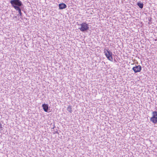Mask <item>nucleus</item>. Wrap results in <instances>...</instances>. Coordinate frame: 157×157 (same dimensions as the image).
I'll return each mask as SVG.
<instances>
[{"label":"nucleus","instance_id":"obj_1","mask_svg":"<svg viewBox=\"0 0 157 157\" xmlns=\"http://www.w3.org/2000/svg\"><path fill=\"white\" fill-rule=\"evenodd\" d=\"M10 3L12 6L16 9L23 5L22 2L20 0H11Z\"/></svg>","mask_w":157,"mask_h":157},{"label":"nucleus","instance_id":"obj_2","mask_svg":"<svg viewBox=\"0 0 157 157\" xmlns=\"http://www.w3.org/2000/svg\"><path fill=\"white\" fill-rule=\"evenodd\" d=\"M105 54L107 59L110 61H113V54L112 52L108 50V49H104Z\"/></svg>","mask_w":157,"mask_h":157},{"label":"nucleus","instance_id":"obj_3","mask_svg":"<svg viewBox=\"0 0 157 157\" xmlns=\"http://www.w3.org/2000/svg\"><path fill=\"white\" fill-rule=\"evenodd\" d=\"M78 25L81 26V27L79 29L82 32L86 31L89 28L88 25L85 23L84 22Z\"/></svg>","mask_w":157,"mask_h":157},{"label":"nucleus","instance_id":"obj_4","mask_svg":"<svg viewBox=\"0 0 157 157\" xmlns=\"http://www.w3.org/2000/svg\"><path fill=\"white\" fill-rule=\"evenodd\" d=\"M142 67L140 65H138L133 67L132 69L134 71L135 73L140 72L141 70Z\"/></svg>","mask_w":157,"mask_h":157},{"label":"nucleus","instance_id":"obj_5","mask_svg":"<svg viewBox=\"0 0 157 157\" xmlns=\"http://www.w3.org/2000/svg\"><path fill=\"white\" fill-rule=\"evenodd\" d=\"M42 106L43 109L45 112H48V105L47 104H44L42 105Z\"/></svg>","mask_w":157,"mask_h":157},{"label":"nucleus","instance_id":"obj_6","mask_svg":"<svg viewBox=\"0 0 157 157\" xmlns=\"http://www.w3.org/2000/svg\"><path fill=\"white\" fill-rule=\"evenodd\" d=\"M59 6L60 9H63L67 7V5L64 3H61L59 4Z\"/></svg>","mask_w":157,"mask_h":157},{"label":"nucleus","instance_id":"obj_7","mask_svg":"<svg viewBox=\"0 0 157 157\" xmlns=\"http://www.w3.org/2000/svg\"><path fill=\"white\" fill-rule=\"evenodd\" d=\"M150 121L154 124L156 123H157V117L152 116L151 118Z\"/></svg>","mask_w":157,"mask_h":157},{"label":"nucleus","instance_id":"obj_8","mask_svg":"<svg viewBox=\"0 0 157 157\" xmlns=\"http://www.w3.org/2000/svg\"><path fill=\"white\" fill-rule=\"evenodd\" d=\"M137 6L141 9H142L143 7L144 4L143 3L141 2H138L137 3Z\"/></svg>","mask_w":157,"mask_h":157},{"label":"nucleus","instance_id":"obj_9","mask_svg":"<svg viewBox=\"0 0 157 157\" xmlns=\"http://www.w3.org/2000/svg\"><path fill=\"white\" fill-rule=\"evenodd\" d=\"M67 110L70 113H71L72 112L71 106L70 105L68 106L67 108Z\"/></svg>","mask_w":157,"mask_h":157},{"label":"nucleus","instance_id":"obj_10","mask_svg":"<svg viewBox=\"0 0 157 157\" xmlns=\"http://www.w3.org/2000/svg\"><path fill=\"white\" fill-rule=\"evenodd\" d=\"M16 10H17L18 11L19 13L20 14V16L21 17L22 15V13L21 12V9L20 8V7H19Z\"/></svg>","mask_w":157,"mask_h":157},{"label":"nucleus","instance_id":"obj_11","mask_svg":"<svg viewBox=\"0 0 157 157\" xmlns=\"http://www.w3.org/2000/svg\"><path fill=\"white\" fill-rule=\"evenodd\" d=\"M152 114L153 117H157V111H153L152 113Z\"/></svg>","mask_w":157,"mask_h":157},{"label":"nucleus","instance_id":"obj_12","mask_svg":"<svg viewBox=\"0 0 157 157\" xmlns=\"http://www.w3.org/2000/svg\"><path fill=\"white\" fill-rule=\"evenodd\" d=\"M0 129L2 130H3V127H2V125L0 122Z\"/></svg>","mask_w":157,"mask_h":157},{"label":"nucleus","instance_id":"obj_13","mask_svg":"<svg viewBox=\"0 0 157 157\" xmlns=\"http://www.w3.org/2000/svg\"><path fill=\"white\" fill-rule=\"evenodd\" d=\"M54 133V134H55V133H58H58H58V131H56V132H55V133Z\"/></svg>","mask_w":157,"mask_h":157},{"label":"nucleus","instance_id":"obj_14","mask_svg":"<svg viewBox=\"0 0 157 157\" xmlns=\"http://www.w3.org/2000/svg\"><path fill=\"white\" fill-rule=\"evenodd\" d=\"M55 127V126H54L52 128H53H53H54Z\"/></svg>","mask_w":157,"mask_h":157}]
</instances>
